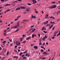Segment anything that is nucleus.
<instances>
[{"label":"nucleus","mask_w":60,"mask_h":60,"mask_svg":"<svg viewBox=\"0 0 60 60\" xmlns=\"http://www.w3.org/2000/svg\"><path fill=\"white\" fill-rule=\"evenodd\" d=\"M28 4V5H31V4Z\"/></svg>","instance_id":"obj_61"},{"label":"nucleus","mask_w":60,"mask_h":60,"mask_svg":"<svg viewBox=\"0 0 60 60\" xmlns=\"http://www.w3.org/2000/svg\"><path fill=\"white\" fill-rule=\"evenodd\" d=\"M19 30V29H17L15 31V32H18Z\"/></svg>","instance_id":"obj_16"},{"label":"nucleus","mask_w":60,"mask_h":60,"mask_svg":"<svg viewBox=\"0 0 60 60\" xmlns=\"http://www.w3.org/2000/svg\"><path fill=\"white\" fill-rule=\"evenodd\" d=\"M0 50H2V48L0 47Z\"/></svg>","instance_id":"obj_56"},{"label":"nucleus","mask_w":60,"mask_h":60,"mask_svg":"<svg viewBox=\"0 0 60 60\" xmlns=\"http://www.w3.org/2000/svg\"><path fill=\"white\" fill-rule=\"evenodd\" d=\"M17 47V45L15 46V47L16 48Z\"/></svg>","instance_id":"obj_57"},{"label":"nucleus","mask_w":60,"mask_h":60,"mask_svg":"<svg viewBox=\"0 0 60 60\" xmlns=\"http://www.w3.org/2000/svg\"><path fill=\"white\" fill-rule=\"evenodd\" d=\"M30 38H31L30 37H28L26 38L27 40H28Z\"/></svg>","instance_id":"obj_30"},{"label":"nucleus","mask_w":60,"mask_h":60,"mask_svg":"<svg viewBox=\"0 0 60 60\" xmlns=\"http://www.w3.org/2000/svg\"><path fill=\"white\" fill-rule=\"evenodd\" d=\"M6 42V41H3L2 42V43H5Z\"/></svg>","instance_id":"obj_35"},{"label":"nucleus","mask_w":60,"mask_h":60,"mask_svg":"<svg viewBox=\"0 0 60 60\" xmlns=\"http://www.w3.org/2000/svg\"><path fill=\"white\" fill-rule=\"evenodd\" d=\"M41 48H44V47H43L42 46H41Z\"/></svg>","instance_id":"obj_51"},{"label":"nucleus","mask_w":60,"mask_h":60,"mask_svg":"<svg viewBox=\"0 0 60 60\" xmlns=\"http://www.w3.org/2000/svg\"><path fill=\"white\" fill-rule=\"evenodd\" d=\"M45 28V27H43L42 28V31H43V30H44V28Z\"/></svg>","instance_id":"obj_28"},{"label":"nucleus","mask_w":60,"mask_h":60,"mask_svg":"<svg viewBox=\"0 0 60 60\" xmlns=\"http://www.w3.org/2000/svg\"><path fill=\"white\" fill-rule=\"evenodd\" d=\"M22 58H23V59H26V57H22Z\"/></svg>","instance_id":"obj_34"},{"label":"nucleus","mask_w":60,"mask_h":60,"mask_svg":"<svg viewBox=\"0 0 60 60\" xmlns=\"http://www.w3.org/2000/svg\"><path fill=\"white\" fill-rule=\"evenodd\" d=\"M42 57H40V59H42Z\"/></svg>","instance_id":"obj_60"},{"label":"nucleus","mask_w":60,"mask_h":60,"mask_svg":"<svg viewBox=\"0 0 60 60\" xmlns=\"http://www.w3.org/2000/svg\"><path fill=\"white\" fill-rule=\"evenodd\" d=\"M3 8V7H0V9H1V8Z\"/></svg>","instance_id":"obj_54"},{"label":"nucleus","mask_w":60,"mask_h":60,"mask_svg":"<svg viewBox=\"0 0 60 60\" xmlns=\"http://www.w3.org/2000/svg\"><path fill=\"white\" fill-rule=\"evenodd\" d=\"M17 28V26H15L12 27L11 28L12 29H13L14 28Z\"/></svg>","instance_id":"obj_8"},{"label":"nucleus","mask_w":60,"mask_h":60,"mask_svg":"<svg viewBox=\"0 0 60 60\" xmlns=\"http://www.w3.org/2000/svg\"><path fill=\"white\" fill-rule=\"evenodd\" d=\"M20 17V16H19L18 17H17V18L19 19Z\"/></svg>","instance_id":"obj_45"},{"label":"nucleus","mask_w":60,"mask_h":60,"mask_svg":"<svg viewBox=\"0 0 60 60\" xmlns=\"http://www.w3.org/2000/svg\"><path fill=\"white\" fill-rule=\"evenodd\" d=\"M60 13V11H58L57 12V14H58V13Z\"/></svg>","instance_id":"obj_40"},{"label":"nucleus","mask_w":60,"mask_h":60,"mask_svg":"<svg viewBox=\"0 0 60 60\" xmlns=\"http://www.w3.org/2000/svg\"><path fill=\"white\" fill-rule=\"evenodd\" d=\"M38 35L39 36V37H40L41 36V35H40V34H38Z\"/></svg>","instance_id":"obj_38"},{"label":"nucleus","mask_w":60,"mask_h":60,"mask_svg":"<svg viewBox=\"0 0 60 60\" xmlns=\"http://www.w3.org/2000/svg\"><path fill=\"white\" fill-rule=\"evenodd\" d=\"M18 19H15V21H17V20H18Z\"/></svg>","instance_id":"obj_39"},{"label":"nucleus","mask_w":60,"mask_h":60,"mask_svg":"<svg viewBox=\"0 0 60 60\" xmlns=\"http://www.w3.org/2000/svg\"><path fill=\"white\" fill-rule=\"evenodd\" d=\"M14 51L15 52H17V51L16 50H14Z\"/></svg>","instance_id":"obj_48"},{"label":"nucleus","mask_w":60,"mask_h":60,"mask_svg":"<svg viewBox=\"0 0 60 60\" xmlns=\"http://www.w3.org/2000/svg\"><path fill=\"white\" fill-rule=\"evenodd\" d=\"M56 5H54L50 7V8L51 9H52V8H56Z\"/></svg>","instance_id":"obj_1"},{"label":"nucleus","mask_w":60,"mask_h":60,"mask_svg":"<svg viewBox=\"0 0 60 60\" xmlns=\"http://www.w3.org/2000/svg\"><path fill=\"white\" fill-rule=\"evenodd\" d=\"M31 18H34V19H36L35 16H33V15H32Z\"/></svg>","instance_id":"obj_5"},{"label":"nucleus","mask_w":60,"mask_h":60,"mask_svg":"<svg viewBox=\"0 0 60 60\" xmlns=\"http://www.w3.org/2000/svg\"><path fill=\"white\" fill-rule=\"evenodd\" d=\"M32 2H33V4H36L37 2L35 0H32Z\"/></svg>","instance_id":"obj_2"},{"label":"nucleus","mask_w":60,"mask_h":60,"mask_svg":"<svg viewBox=\"0 0 60 60\" xmlns=\"http://www.w3.org/2000/svg\"><path fill=\"white\" fill-rule=\"evenodd\" d=\"M18 1H20V2H21L22 1V0H17Z\"/></svg>","instance_id":"obj_49"},{"label":"nucleus","mask_w":60,"mask_h":60,"mask_svg":"<svg viewBox=\"0 0 60 60\" xmlns=\"http://www.w3.org/2000/svg\"><path fill=\"white\" fill-rule=\"evenodd\" d=\"M10 9H8L6 11V12H8V11H10Z\"/></svg>","instance_id":"obj_29"},{"label":"nucleus","mask_w":60,"mask_h":60,"mask_svg":"<svg viewBox=\"0 0 60 60\" xmlns=\"http://www.w3.org/2000/svg\"><path fill=\"white\" fill-rule=\"evenodd\" d=\"M34 48H35V49H38V47H37V46H34Z\"/></svg>","instance_id":"obj_19"},{"label":"nucleus","mask_w":60,"mask_h":60,"mask_svg":"<svg viewBox=\"0 0 60 60\" xmlns=\"http://www.w3.org/2000/svg\"><path fill=\"white\" fill-rule=\"evenodd\" d=\"M45 59V57L42 58V60H43V59Z\"/></svg>","instance_id":"obj_53"},{"label":"nucleus","mask_w":60,"mask_h":60,"mask_svg":"<svg viewBox=\"0 0 60 60\" xmlns=\"http://www.w3.org/2000/svg\"><path fill=\"white\" fill-rule=\"evenodd\" d=\"M49 22L48 21H47L45 22H44V24L45 25H46V24H48V23Z\"/></svg>","instance_id":"obj_6"},{"label":"nucleus","mask_w":60,"mask_h":60,"mask_svg":"<svg viewBox=\"0 0 60 60\" xmlns=\"http://www.w3.org/2000/svg\"><path fill=\"white\" fill-rule=\"evenodd\" d=\"M52 26H53V25H51L50 27L49 28V29H51V28H52Z\"/></svg>","instance_id":"obj_13"},{"label":"nucleus","mask_w":60,"mask_h":60,"mask_svg":"<svg viewBox=\"0 0 60 60\" xmlns=\"http://www.w3.org/2000/svg\"><path fill=\"white\" fill-rule=\"evenodd\" d=\"M43 54L44 55H47V53H43Z\"/></svg>","instance_id":"obj_10"},{"label":"nucleus","mask_w":60,"mask_h":60,"mask_svg":"<svg viewBox=\"0 0 60 60\" xmlns=\"http://www.w3.org/2000/svg\"><path fill=\"white\" fill-rule=\"evenodd\" d=\"M16 43L17 45H18V46L20 45V42L18 41H16Z\"/></svg>","instance_id":"obj_3"},{"label":"nucleus","mask_w":60,"mask_h":60,"mask_svg":"<svg viewBox=\"0 0 60 60\" xmlns=\"http://www.w3.org/2000/svg\"><path fill=\"white\" fill-rule=\"evenodd\" d=\"M26 41H23L22 42V43H26Z\"/></svg>","instance_id":"obj_32"},{"label":"nucleus","mask_w":60,"mask_h":60,"mask_svg":"<svg viewBox=\"0 0 60 60\" xmlns=\"http://www.w3.org/2000/svg\"><path fill=\"white\" fill-rule=\"evenodd\" d=\"M20 8L22 9H25L26 8L25 7H20Z\"/></svg>","instance_id":"obj_4"},{"label":"nucleus","mask_w":60,"mask_h":60,"mask_svg":"<svg viewBox=\"0 0 60 60\" xmlns=\"http://www.w3.org/2000/svg\"><path fill=\"white\" fill-rule=\"evenodd\" d=\"M20 8H17V9H15V11H17V10H20Z\"/></svg>","instance_id":"obj_7"},{"label":"nucleus","mask_w":60,"mask_h":60,"mask_svg":"<svg viewBox=\"0 0 60 60\" xmlns=\"http://www.w3.org/2000/svg\"><path fill=\"white\" fill-rule=\"evenodd\" d=\"M26 11H29V9H26Z\"/></svg>","instance_id":"obj_25"},{"label":"nucleus","mask_w":60,"mask_h":60,"mask_svg":"<svg viewBox=\"0 0 60 60\" xmlns=\"http://www.w3.org/2000/svg\"><path fill=\"white\" fill-rule=\"evenodd\" d=\"M2 22V21H0V23H1Z\"/></svg>","instance_id":"obj_62"},{"label":"nucleus","mask_w":60,"mask_h":60,"mask_svg":"<svg viewBox=\"0 0 60 60\" xmlns=\"http://www.w3.org/2000/svg\"><path fill=\"white\" fill-rule=\"evenodd\" d=\"M50 23L51 24H53L55 23V22H50Z\"/></svg>","instance_id":"obj_15"},{"label":"nucleus","mask_w":60,"mask_h":60,"mask_svg":"<svg viewBox=\"0 0 60 60\" xmlns=\"http://www.w3.org/2000/svg\"><path fill=\"white\" fill-rule=\"evenodd\" d=\"M24 38H20V40L21 41H22V39H24Z\"/></svg>","instance_id":"obj_26"},{"label":"nucleus","mask_w":60,"mask_h":60,"mask_svg":"<svg viewBox=\"0 0 60 60\" xmlns=\"http://www.w3.org/2000/svg\"><path fill=\"white\" fill-rule=\"evenodd\" d=\"M54 28H55V27H53V28L52 30H53L54 29Z\"/></svg>","instance_id":"obj_63"},{"label":"nucleus","mask_w":60,"mask_h":60,"mask_svg":"<svg viewBox=\"0 0 60 60\" xmlns=\"http://www.w3.org/2000/svg\"><path fill=\"white\" fill-rule=\"evenodd\" d=\"M9 53H7V55H9Z\"/></svg>","instance_id":"obj_59"},{"label":"nucleus","mask_w":60,"mask_h":60,"mask_svg":"<svg viewBox=\"0 0 60 60\" xmlns=\"http://www.w3.org/2000/svg\"><path fill=\"white\" fill-rule=\"evenodd\" d=\"M43 32L45 34H47V32L45 31H43Z\"/></svg>","instance_id":"obj_24"},{"label":"nucleus","mask_w":60,"mask_h":60,"mask_svg":"<svg viewBox=\"0 0 60 60\" xmlns=\"http://www.w3.org/2000/svg\"><path fill=\"white\" fill-rule=\"evenodd\" d=\"M60 35V31H59L58 34L57 35L59 36V35Z\"/></svg>","instance_id":"obj_23"},{"label":"nucleus","mask_w":60,"mask_h":60,"mask_svg":"<svg viewBox=\"0 0 60 60\" xmlns=\"http://www.w3.org/2000/svg\"><path fill=\"white\" fill-rule=\"evenodd\" d=\"M48 16H49V15H46V16L45 17V19H47L48 17Z\"/></svg>","instance_id":"obj_12"},{"label":"nucleus","mask_w":60,"mask_h":60,"mask_svg":"<svg viewBox=\"0 0 60 60\" xmlns=\"http://www.w3.org/2000/svg\"><path fill=\"white\" fill-rule=\"evenodd\" d=\"M35 36L34 34H33L32 35V38H34V36Z\"/></svg>","instance_id":"obj_11"},{"label":"nucleus","mask_w":60,"mask_h":60,"mask_svg":"<svg viewBox=\"0 0 60 60\" xmlns=\"http://www.w3.org/2000/svg\"><path fill=\"white\" fill-rule=\"evenodd\" d=\"M4 36H6L7 35L5 33H4Z\"/></svg>","instance_id":"obj_22"},{"label":"nucleus","mask_w":60,"mask_h":60,"mask_svg":"<svg viewBox=\"0 0 60 60\" xmlns=\"http://www.w3.org/2000/svg\"><path fill=\"white\" fill-rule=\"evenodd\" d=\"M35 31V29H34L32 30V32H34Z\"/></svg>","instance_id":"obj_21"},{"label":"nucleus","mask_w":60,"mask_h":60,"mask_svg":"<svg viewBox=\"0 0 60 60\" xmlns=\"http://www.w3.org/2000/svg\"><path fill=\"white\" fill-rule=\"evenodd\" d=\"M55 3V1H54V2H52L51 3L54 4V3Z\"/></svg>","instance_id":"obj_52"},{"label":"nucleus","mask_w":60,"mask_h":60,"mask_svg":"<svg viewBox=\"0 0 60 60\" xmlns=\"http://www.w3.org/2000/svg\"><path fill=\"white\" fill-rule=\"evenodd\" d=\"M10 5V4H7L6 5H5V6H9Z\"/></svg>","instance_id":"obj_17"},{"label":"nucleus","mask_w":60,"mask_h":60,"mask_svg":"<svg viewBox=\"0 0 60 60\" xmlns=\"http://www.w3.org/2000/svg\"><path fill=\"white\" fill-rule=\"evenodd\" d=\"M27 52V50H26L24 52V53H26Z\"/></svg>","instance_id":"obj_44"},{"label":"nucleus","mask_w":60,"mask_h":60,"mask_svg":"<svg viewBox=\"0 0 60 60\" xmlns=\"http://www.w3.org/2000/svg\"><path fill=\"white\" fill-rule=\"evenodd\" d=\"M55 38V37H53L52 38V39H54Z\"/></svg>","instance_id":"obj_55"},{"label":"nucleus","mask_w":60,"mask_h":60,"mask_svg":"<svg viewBox=\"0 0 60 60\" xmlns=\"http://www.w3.org/2000/svg\"><path fill=\"white\" fill-rule=\"evenodd\" d=\"M9 41H11V42L12 41V39H10L9 40Z\"/></svg>","instance_id":"obj_50"},{"label":"nucleus","mask_w":60,"mask_h":60,"mask_svg":"<svg viewBox=\"0 0 60 60\" xmlns=\"http://www.w3.org/2000/svg\"><path fill=\"white\" fill-rule=\"evenodd\" d=\"M14 58H16V59H18V57H17L16 56H14Z\"/></svg>","instance_id":"obj_14"},{"label":"nucleus","mask_w":60,"mask_h":60,"mask_svg":"<svg viewBox=\"0 0 60 60\" xmlns=\"http://www.w3.org/2000/svg\"><path fill=\"white\" fill-rule=\"evenodd\" d=\"M58 33V31H56L54 33V34H57V33Z\"/></svg>","instance_id":"obj_20"},{"label":"nucleus","mask_w":60,"mask_h":60,"mask_svg":"<svg viewBox=\"0 0 60 60\" xmlns=\"http://www.w3.org/2000/svg\"><path fill=\"white\" fill-rule=\"evenodd\" d=\"M28 53H27L25 55V56H27V55H28Z\"/></svg>","instance_id":"obj_33"},{"label":"nucleus","mask_w":60,"mask_h":60,"mask_svg":"<svg viewBox=\"0 0 60 60\" xmlns=\"http://www.w3.org/2000/svg\"><path fill=\"white\" fill-rule=\"evenodd\" d=\"M5 43H3V45H4V44H5Z\"/></svg>","instance_id":"obj_64"},{"label":"nucleus","mask_w":60,"mask_h":60,"mask_svg":"<svg viewBox=\"0 0 60 60\" xmlns=\"http://www.w3.org/2000/svg\"><path fill=\"white\" fill-rule=\"evenodd\" d=\"M41 51L42 52H44V50L43 49L41 50Z\"/></svg>","instance_id":"obj_37"},{"label":"nucleus","mask_w":60,"mask_h":60,"mask_svg":"<svg viewBox=\"0 0 60 60\" xmlns=\"http://www.w3.org/2000/svg\"><path fill=\"white\" fill-rule=\"evenodd\" d=\"M35 12H36V13H38V11H35Z\"/></svg>","instance_id":"obj_46"},{"label":"nucleus","mask_w":60,"mask_h":60,"mask_svg":"<svg viewBox=\"0 0 60 60\" xmlns=\"http://www.w3.org/2000/svg\"><path fill=\"white\" fill-rule=\"evenodd\" d=\"M50 18L51 19H55V18H54L53 17L51 16L50 17Z\"/></svg>","instance_id":"obj_18"},{"label":"nucleus","mask_w":60,"mask_h":60,"mask_svg":"<svg viewBox=\"0 0 60 60\" xmlns=\"http://www.w3.org/2000/svg\"><path fill=\"white\" fill-rule=\"evenodd\" d=\"M37 55H40V53H37Z\"/></svg>","instance_id":"obj_42"},{"label":"nucleus","mask_w":60,"mask_h":60,"mask_svg":"<svg viewBox=\"0 0 60 60\" xmlns=\"http://www.w3.org/2000/svg\"><path fill=\"white\" fill-rule=\"evenodd\" d=\"M39 44L40 45H42V44H41V42H40Z\"/></svg>","instance_id":"obj_43"},{"label":"nucleus","mask_w":60,"mask_h":60,"mask_svg":"<svg viewBox=\"0 0 60 60\" xmlns=\"http://www.w3.org/2000/svg\"><path fill=\"white\" fill-rule=\"evenodd\" d=\"M27 56V57H29V56H30V54H28Z\"/></svg>","instance_id":"obj_31"},{"label":"nucleus","mask_w":60,"mask_h":60,"mask_svg":"<svg viewBox=\"0 0 60 60\" xmlns=\"http://www.w3.org/2000/svg\"><path fill=\"white\" fill-rule=\"evenodd\" d=\"M26 36V35H22V37H24V36Z\"/></svg>","instance_id":"obj_47"},{"label":"nucleus","mask_w":60,"mask_h":60,"mask_svg":"<svg viewBox=\"0 0 60 60\" xmlns=\"http://www.w3.org/2000/svg\"><path fill=\"white\" fill-rule=\"evenodd\" d=\"M25 56V55H23L22 56V57H23V56Z\"/></svg>","instance_id":"obj_58"},{"label":"nucleus","mask_w":60,"mask_h":60,"mask_svg":"<svg viewBox=\"0 0 60 60\" xmlns=\"http://www.w3.org/2000/svg\"><path fill=\"white\" fill-rule=\"evenodd\" d=\"M28 21V20H24L23 21H25V22H26V21Z\"/></svg>","instance_id":"obj_36"},{"label":"nucleus","mask_w":60,"mask_h":60,"mask_svg":"<svg viewBox=\"0 0 60 60\" xmlns=\"http://www.w3.org/2000/svg\"><path fill=\"white\" fill-rule=\"evenodd\" d=\"M19 22H17V26H19Z\"/></svg>","instance_id":"obj_9"},{"label":"nucleus","mask_w":60,"mask_h":60,"mask_svg":"<svg viewBox=\"0 0 60 60\" xmlns=\"http://www.w3.org/2000/svg\"><path fill=\"white\" fill-rule=\"evenodd\" d=\"M44 38H45V39H46V38H47V36L46 35H45V36L44 37Z\"/></svg>","instance_id":"obj_27"},{"label":"nucleus","mask_w":60,"mask_h":60,"mask_svg":"<svg viewBox=\"0 0 60 60\" xmlns=\"http://www.w3.org/2000/svg\"><path fill=\"white\" fill-rule=\"evenodd\" d=\"M22 53H20V56H21V55H22Z\"/></svg>","instance_id":"obj_41"}]
</instances>
